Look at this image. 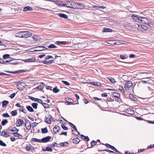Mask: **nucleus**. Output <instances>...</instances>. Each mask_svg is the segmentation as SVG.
<instances>
[{"instance_id": "7", "label": "nucleus", "mask_w": 154, "mask_h": 154, "mask_svg": "<svg viewBox=\"0 0 154 154\" xmlns=\"http://www.w3.org/2000/svg\"><path fill=\"white\" fill-rule=\"evenodd\" d=\"M140 16L135 14H133L132 16V17L134 20L137 21L138 22V21L140 20Z\"/></svg>"}, {"instance_id": "53", "label": "nucleus", "mask_w": 154, "mask_h": 154, "mask_svg": "<svg viewBox=\"0 0 154 154\" xmlns=\"http://www.w3.org/2000/svg\"><path fill=\"white\" fill-rule=\"evenodd\" d=\"M0 145L3 146H6V143H4L2 140H0Z\"/></svg>"}, {"instance_id": "59", "label": "nucleus", "mask_w": 154, "mask_h": 154, "mask_svg": "<svg viewBox=\"0 0 154 154\" xmlns=\"http://www.w3.org/2000/svg\"><path fill=\"white\" fill-rule=\"evenodd\" d=\"M50 58H53V57L51 56L48 55L45 58V60H47Z\"/></svg>"}, {"instance_id": "2", "label": "nucleus", "mask_w": 154, "mask_h": 154, "mask_svg": "<svg viewBox=\"0 0 154 154\" xmlns=\"http://www.w3.org/2000/svg\"><path fill=\"white\" fill-rule=\"evenodd\" d=\"M23 38H27L31 36L32 34L28 31H22Z\"/></svg>"}, {"instance_id": "39", "label": "nucleus", "mask_w": 154, "mask_h": 154, "mask_svg": "<svg viewBox=\"0 0 154 154\" xmlns=\"http://www.w3.org/2000/svg\"><path fill=\"white\" fill-rule=\"evenodd\" d=\"M32 141H34L35 142L41 143V140L36 138H33L31 140Z\"/></svg>"}, {"instance_id": "29", "label": "nucleus", "mask_w": 154, "mask_h": 154, "mask_svg": "<svg viewBox=\"0 0 154 154\" xmlns=\"http://www.w3.org/2000/svg\"><path fill=\"white\" fill-rule=\"evenodd\" d=\"M59 145L62 146H67L69 145V143L68 142H65L60 143H59Z\"/></svg>"}, {"instance_id": "1", "label": "nucleus", "mask_w": 154, "mask_h": 154, "mask_svg": "<svg viewBox=\"0 0 154 154\" xmlns=\"http://www.w3.org/2000/svg\"><path fill=\"white\" fill-rule=\"evenodd\" d=\"M140 20L138 21V22L143 24H148L150 21V20H148L146 18L140 16Z\"/></svg>"}, {"instance_id": "63", "label": "nucleus", "mask_w": 154, "mask_h": 154, "mask_svg": "<svg viewBox=\"0 0 154 154\" xmlns=\"http://www.w3.org/2000/svg\"><path fill=\"white\" fill-rule=\"evenodd\" d=\"M46 87L45 88L48 90H52V87L50 86H48L46 85L45 86Z\"/></svg>"}, {"instance_id": "49", "label": "nucleus", "mask_w": 154, "mask_h": 154, "mask_svg": "<svg viewBox=\"0 0 154 154\" xmlns=\"http://www.w3.org/2000/svg\"><path fill=\"white\" fill-rule=\"evenodd\" d=\"M29 98L32 100L34 101H38V98H35V97H31V96H29Z\"/></svg>"}, {"instance_id": "26", "label": "nucleus", "mask_w": 154, "mask_h": 154, "mask_svg": "<svg viewBox=\"0 0 154 154\" xmlns=\"http://www.w3.org/2000/svg\"><path fill=\"white\" fill-rule=\"evenodd\" d=\"M58 16L61 17L65 19H67L68 18V16L67 15L63 13L59 14H58Z\"/></svg>"}, {"instance_id": "50", "label": "nucleus", "mask_w": 154, "mask_h": 154, "mask_svg": "<svg viewBox=\"0 0 154 154\" xmlns=\"http://www.w3.org/2000/svg\"><path fill=\"white\" fill-rule=\"evenodd\" d=\"M110 149H112L113 150L115 151H116V152H119L120 154H121V153L116 148H115L114 146H112L110 148Z\"/></svg>"}, {"instance_id": "32", "label": "nucleus", "mask_w": 154, "mask_h": 154, "mask_svg": "<svg viewBox=\"0 0 154 154\" xmlns=\"http://www.w3.org/2000/svg\"><path fill=\"white\" fill-rule=\"evenodd\" d=\"M32 38L35 41H38L40 40V38L38 35H34L32 37Z\"/></svg>"}, {"instance_id": "56", "label": "nucleus", "mask_w": 154, "mask_h": 154, "mask_svg": "<svg viewBox=\"0 0 154 154\" xmlns=\"http://www.w3.org/2000/svg\"><path fill=\"white\" fill-rule=\"evenodd\" d=\"M61 126L63 129L65 130H67L68 129V128L64 124H62Z\"/></svg>"}, {"instance_id": "16", "label": "nucleus", "mask_w": 154, "mask_h": 154, "mask_svg": "<svg viewBox=\"0 0 154 154\" xmlns=\"http://www.w3.org/2000/svg\"><path fill=\"white\" fill-rule=\"evenodd\" d=\"M39 62H42L44 64H48V63L51 64L53 62H54V60H50L49 61H47L46 60H43L42 61H39Z\"/></svg>"}, {"instance_id": "12", "label": "nucleus", "mask_w": 154, "mask_h": 154, "mask_svg": "<svg viewBox=\"0 0 154 154\" xmlns=\"http://www.w3.org/2000/svg\"><path fill=\"white\" fill-rule=\"evenodd\" d=\"M38 49V51H42L48 49V48L43 46H38L36 47Z\"/></svg>"}, {"instance_id": "25", "label": "nucleus", "mask_w": 154, "mask_h": 154, "mask_svg": "<svg viewBox=\"0 0 154 154\" xmlns=\"http://www.w3.org/2000/svg\"><path fill=\"white\" fill-rule=\"evenodd\" d=\"M42 150L44 152L46 151H52L53 150V149L52 148L48 146V147H46L45 149L42 148Z\"/></svg>"}, {"instance_id": "58", "label": "nucleus", "mask_w": 154, "mask_h": 154, "mask_svg": "<svg viewBox=\"0 0 154 154\" xmlns=\"http://www.w3.org/2000/svg\"><path fill=\"white\" fill-rule=\"evenodd\" d=\"M49 117V116H48V117H47L46 116H45V122L47 123L48 124H50L51 122H48V121L47 120L48 118Z\"/></svg>"}, {"instance_id": "15", "label": "nucleus", "mask_w": 154, "mask_h": 154, "mask_svg": "<svg viewBox=\"0 0 154 154\" xmlns=\"http://www.w3.org/2000/svg\"><path fill=\"white\" fill-rule=\"evenodd\" d=\"M72 1H66L64 2V6L67 8H71V2Z\"/></svg>"}, {"instance_id": "30", "label": "nucleus", "mask_w": 154, "mask_h": 154, "mask_svg": "<svg viewBox=\"0 0 154 154\" xmlns=\"http://www.w3.org/2000/svg\"><path fill=\"white\" fill-rule=\"evenodd\" d=\"M96 145H97V142L94 141V140H93L91 143V146L88 147V148H91L93 146H94Z\"/></svg>"}, {"instance_id": "33", "label": "nucleus", "mask_w": 154, "mask_h": 154, "mask_svg": "<svg viewBox=\"0 0 154 154\" xmlns=\"http://www.w3.org/2000/svg\"><path fill=\"white\" fill-rule=\"evenodd\" d=\"M16 37L23 38L22 31H20L16 34Z\"/></svg>"}, {"instance_id": "37", "label": "nucleus", "mask_w": 154, "mask_h": 154, "mask_svg": "<svg viewBox=\"0 0 154 154\" xmlns=\"http://www.w3.org/2000/svg\"><path fill=\"white\" fill-rule=\"evenodd\" d=\"M13 58L10 57V64L16 65L19 63V62L17 61L12 62Z\"/></svg>"}, {"instance_id": "43", "label": "nucleus", "mask_w": 154, "mask_h": 154, "mask_svg": "<svg viewBox=\"0 0 154 154\" xmlns=\"http://www.w3.org/2000/svg\"><path fill=\"white\" fill-rule=\"evenodd\" d=\"M42 105L45 108H49L50 107V105L46 103H42Z\"/></svg>"}, {"instance_id": "9", "label": "nucleus", "mask_w": 154, "mask_h": 154, "mask_svg": "<svg viewBox=\"0 0 154 154\" xmlns=\"http://www.w3.org/2000/svg\"><path fill=\"white\" fill-rule=\"evenodd\" d=\"M27 71L26 69H22L20 70H17L14 71H10V73L13 74H17L19 73H23L26 72Z\"/></svg>"}, {"instance_id": "44", "label": "nucleus", "mask_w": 154, "mask_h": 154, "mask_svg": "<svg viewBox=\"0 0 154 154\" xmlns=\"http://www.w3.org/2000/svg\"><path fill=\"white\" fill-rule=\"evenodd\" d=\"M32 106L35 109H36L38 107V104L37 103H33L31 104Z\"/></svg>"}, {"instance_id": "64", "label": "nucleus", "mask_w": 154, "mask_h": 154, "mask_svg": "<svg viewBox=\"0 0 154 154\" xmlns=\"http://www.w3.org/2000/svg\"><path fill=\"white\" fill-rule=\"evenodd\" d=\"M149 26L152 27H154V23L150 22L149 23Z\"/></svg>"}, {"instance_id": "38", "label": "nucleus", "mask_w": 154, "mask_h": 154, "mask_svg": "<svg viewBox=\"0 0 154 154\" xmlns=\"http://www.w3.org/2000/svg\"><path fill=\"white\" fill-rule=\"evenodd\" d=\"M73 143H78L80 141V140L78 138H76L73 139Z\"/></svg>"}, {"instance_id": "14", "label": "nucleus", "mask_w": 154, "mask_h": 154, "mask_svg": "<svg viewBox=\"0 0 154 154\" xmlns=\"http://www.w3.org/2000/svg\"><path fill=\"white\" fill-rule=\"evenodd\" d=\"M113 95L116 98V99H119L120 97V94L117 92H112Z\"/></svg>"}, {"instance_id": "5", "label": "nucleus", "mask_w": 154, "mask_h": 154, "mask_svg": "<svg viewBox=\"0 0 154 154\" xmlns=\"http://www.w3.org/2000/svg\"><path fill=\"white\" fill-rule=\"evenodd\" d=\"M138 27L137 29L140 31L146 30L147 29V27L146 26L143 25H137Z\"/></svg>"}, {"instance_id": "57", "label": "nucleus", "mask_w": 154, "mask_h": 154, "mask_svg": "<svg viewBox=\"0 0 154 154\" xmlns=\"http://www.w3.org/2000/svg\"><path fill=\"white\" fill-rule=\"evenodd\" d=\"M26 127L27 130H29L31 128V124L30 123L29 125H27V124L25 125Z\"/></svg>"}, {"instance_id": "47", "label": "nucleus", "mask_w": 154, "mask_h": 154, "mask_svg": "<svg viewBox=\"0 0 154 154\" xmlns=\"http://www.w3.org/2000/svg\"><path fill=\"white\" fill-rule=\"evenodd\" d=\"M11 114L13 116H15L17 115V110H14V111H13L11 112Z\"/></svg>"}, {"instance_id": "41", "label": "nucleus", "mask_w": 154, "mask_h": 154, "mask_svg": "<svg viewBox=\"0 0 154 154\" xmlns=\"http://www.w3.org/2000/svg\"><path fill=\"white\" fill-rule=\"evenodd\" d=\"M65 99L66 101H69V102H71L72 103L74 102V100L72 99L69 97H65Z\"/></svg>"}, {"instance_id": "8", "label": "nucleus", "mask_w": 154, "mask_h": 154, "mask_svg": "<svg viewBox=\"0 0 154 154\" xmlns=\"http://www.w3.org/2000/svg\"><path fill=\"white\" fill-rule=\"evenodd\" d=\"M125 112L128 114L131 115H133L134 114V111L130 108H128L126 109L125 110Z\"/></svg>"}, {"instance_id": "17", "label": "nucleus", "mask_w": 154, "mask_h": 154, "mask_svg": "<svg viewBox=\"0 0 154 154\" xmlns=\"http://www.w3.org/2000/svg\"><path fill=\"white\" fill-rule=\"evenodd\" d=\"M10 134H14V136L17 137L19 139H21L23 137V136L22 135L20 134L17 132H14L13 133H10Z\"/></svg>"}, {"instance_id": "6", "label": "nucleus", "mask_w": 154, "mask_h": 154, "mask_svg": "<svg viewBox=\"0 0 154 154\" xmlns=\"http://www.w3.org/2000/svg\"><path fill=\"white\" fill-rule=\"evenodd\" d=\"M24 122L23 120L21 119H18L17 120L16 124L17 126H20L24 124Z\"/></svg>"}, {"instance_id": "23", "label": "nucleus", "mask_w": 154, "mask_h": 154, "mask_svg": "<svg viewBox=\"0 0 154 154\" xmlns=\"http://www.w3.org/2000/svg\"><path fill=\"white\" fill-rule=\"evenodd\" d=\"M85 8L84 5L82 3L78 2L76 9H83Z\"/></svg>"}, {"instance_id": "36", "label": "nucleus", "mask_w": 154, "mask_h": 154, "mask_svg": "<svg viewBox=\"0 0 154 154\" xmlns=\"http://www.w3.org/2000/svg\"><path fill=\"white\" fill-rule=\"evenodd\" d=\"M8 122L7 119H4L1 122V124L3 126L5 125L8 123Z\"/></svg>"}, {"instance_id": "45", "label": "nucleus", "mask_w": 154, "mask_h": 154, "mask_svg": "<svg viewBox=\"0 0 154 154\" xmlns=\"http://www.w3.org/2000/svg\"><path fill=\"white\" fill-rule=\"evenodd\" d=\"M59 89H58L57 87H54L53 89V91L54 93H57L59 92Z\"/></svg>"}, {"instance_id": "13", "label": "nucleus", "mask_w": 154, "mask_h": 154, "mask_svg": "<svg viewBox=\"0 0 154 154\" xmlns=\"http://www.w3.org/2000/svg\"><path fill=\"white\" fill-rule=\"evenodd\" d=\"M60 128L58 125H55L53 128V131L55 134L57 133V132H59L60 131Z\"/></svg>"}, {"instance_id": "27", "label": "nucleus", "mask_w": 154, "mask_h": 154, "mask_svg": "<svg viewBox=\"0 0 154 154\" xmlns=\"http://www.w3.org/2000/svg\"><path fill=\"white\" fill-rule=\"evenodd\" d=\"M69 124L71 127H72L77 132L78 134H80V133L77 131V128L75 125H74L72 123L70 122H69Z\"/></svg>"}, {"instance_id": "35", "label": "nucleus", "mask_w": 154, "mask_h": 154, "mask_svg": "<svg viewBox=\"0 0 154 154\" xmlns=\"http://www.w3.org/2000/svg\"><path fill=\"white\" fill-rule=\"evenodd\" d=\"M32 145L30 144H29L26 146L25 149L27 151H29L32 149Z\"/></svg>"}, {"instance_id": "11", "label": "nucleus", "mask_w": 154, "mask_h": 154, "mask_svg": "<svg viewBox=\"0 0 154 154\" xmlns=\"http://www.w3.org/2000/svg\"><path fill=\"white\" fill-rule=\"evenodd\" d=\"M10 133L8 132H7L4 131H2V134L0 135L2 136H3L5 137H10Z\"/></svg>"}, {"instance_id": "46", "label": "nucleus", "mask_w": 154, "mask_h": 154, "mask_svg": "<svg viewBox=\"0 0 154 154\" xmlns=\"http://www.w3.org/2000/svg\"><path fill=\"white\" fill-rule=\"evenodd\" d=\"M3 58L4 59H6L7 58H10V54H4L3 56Z\"/></svg>"}, {"instance_id": "28", "label": "nucleus", "mask_w": 154, "mask_h": 154, "mask_svg": "<svg viewBox=\"0 0 154 154\" xmlns=\"http://www.w3.org/2000/svg\"><path fill=\"white\" fill-rule=\"evenodd\" d=\"M129 97L132 100L134 101H136L137 100V99L135 97L133 94H130Z\"/></svg>"}, {"instance_id": "20", "label": "nucleus", "mask_w": 154, "mask_h": 154, "mask_svg": "<svg viewBox=\"0 0 154 154\" xmlns=\"http://www.w3.org/2000/svg\"><path fill=\"white\" fill-rule=\"evenodd\" d=\"M90 84L92 85L99 87H101L102 85L101 83L99 82H91Z\"/></svg>"}, {"instance_id": "4", "label": "nucleus", "mask_w": 154, "mask_h": 154, "mask_svg": "<svg viewBox=\"0 0 154 154\" xmlns=\"http://www.w3.org/2000/svg\"><path fill=\"white\" fill-rule=\"evenodd\" d=\"M126 83L124 86V88L126 90H127L132 85V82L131 81H126Z\"/></svg>"}, {"instance_id": "60", "label": "nucleus", "mask_w": 154, "mask_h": 154, "mask_svg": "<svg viewBox=\"0 0 154 154\" xmlns=\"http://www.w3.org/2000/svg\"><path fill=\"white\" fill-rule=\"evenodd\" d=\"M17 92L15 93H13L10 95V98L11 99H13L15 96Z\"/></svg>"}, {"instance_id": "34", "label": "nucleus", "mask_w": 154, "mask_h": 154, "mask_svg": "<svg viewBox=\"0 0 154 154\" xmlns=\"http://www.w3.org/2000/svg\"><path fill=\"white\" fill-rule=\"evenodd\" d=\"M26 108L28 111L30 112H32L34 111V110L30 106H28L26 107Z\"/></svg>"}, {"instance_id": "18", "label": "nucleus", "mask_w": 154, "mask_h": 154, "mask_svg": "<svg viewBox=\"0 0 154 154\" xmlns=\"http://www.w3.org/2000/svg\"><path fill=\"white\" fill-rule=\"evenodd\" d=\"M45 86L44 83H41L36 88L38 89L42 90L43 89L44 87Z\"/></svg>"}, {"instance_id": "3", "label": "nucleus", "mask_w": 154, "mask_h": 154, "mask_svg": "<svg viewBox=\"0 0 154 154\" xmlns=\"http://www.w3.org/2000/svg\"><path fill=\"white\" fill-rule=\"evenodd\" d=\"M52 137L50 136H48L45 137L43 138L41 140V143H46L48 142L51 139Z\"/></svg>"}, {"instance_id": "10", "label": "nucleus", "mask_w": 154, "mask_h": 154, "mask_svg": "<svg viewBox=\"0 0 154 154\" xmlns=\"http://www.w3.org/2000/svg\"><path fill=\"white\" fill-rule=\"evenodd\" d=\"M35 58L34 57H32L31 58H30L24 60L23 61L25 63L27 62H33L35 61Z\"/></svg>"}, {"instance_id": "19", "label": "nucleus", "mask_w": 154, "mask_h": 154, "mask_svg": "<svg viewBox=\"0 0 154 154\" xmlns=\"http://www.w3.org/2000/svg\"><path fill=\"white\" fill-rule=\"evenodd\" d=\"M77 5L78 2H71V8L74 9H76Z\"/></svg>"}, {"instance_id": "22", "label": "nucleus", "mask_w": 154, "mask_h": 154, "mask_svg": "<svg viewBox=\"0 0 154 154\" xmlns=\"http://www.w3.org/2000/svg\"><path fill=\"white\" fill-rule=\"evenodd\" d=\"M33 10V8L30 6H27L25 7L23 10L24 11H32Z\"/></svg>"}, {"instance_id": "24", "label": "nucleus", "mask_w": 154, "mask_h": 154, "mask_svg": "<svg viewBox=\"0 0 154 154\" xmlns=\"http://www.w3.org/2000/svg\"><path fill=\"white\" fill-rule=\"evenodd\" d=\"M9 101L7 100H4L2 102V106L3 107H6L8 104L9 103Z\"/></svg>"}, {"instance_id": "21", "label": "nucleus", "mask_w": 154, "mask_h": 154, "mask_svg": "<svg viewBox=\"0 0 154 154\" xmlns=\"http://www.w3.org/2000/svg\"><path fill=\"white\" fill-rule=\"evenodd\" d=\"M113 31V30L110 28H104L102 30V32H112Z\"/></svg>"}, {"instance_id": "51", "label": "nucleus", "mask_w": 154, "mask_h": 154, "mask_svg": "<svg viewBox=\"0 0 154 154\" xmlns=\"http://www.w3.org/2000/svg\"><path fill=\"white\" fill-rule=\"evenodd\" d=\"M110 81L112 83H114L115 82L114 79L111 77H110L108 78Z\"/></svg>"}, {"instance_id": "31", "label": "nucleus", "mask_w": 154, "mask_h": 154, "mask_svg": "<svg viewBox=\"0 0 154 154\" xmlns=\"http://www.w3.org/2000/svg\"><path fill=\"white\" fill-rule=\"evenodd\" d=\"M81 137L85 140L87 141H88L90 139L87 136H85V135H83V134H81L80 135Z\"/></svg>"}, {"instance_id": "62", "label": "nucleus", "mask_w": 154, "mask_h": 154, "mask_svg": "<svg viewBox=\"0 0 154 154\" xmlns=\"http://www.w3.org/2000/svg\"><path fill=\"white\" fill-rule=\"evenodd\" d=\"M65 104L66 105H69L71 104H75L74 103H72L71 102H69V101H66V102L65 103Z\"/></svg>"}, {"instance_id": "48", "label": "nucleus", "mask_w": 154, "mask_h": 154, "mask_svg": "<svg viewBox=\"0 0 154 154\" xmlns=\"http://www.w3.org/2000/svg\"><path fill=\"white\" fill-rule=\"evenodd\" d=\"M49 48H56L57 47L53 44H51L48 47Z\"/></svg>"}, {"instance_id": "61", "label": "nucleus", "mask_w": 154, "mask_h": 154, "mask_svg": "<svg viewBox=\"0 0 154 154\" xmlns=\"http://www.w3.org/2000/svg\"><path fill=\"white\" fill-rule=\"evenodd\" d=\"M3 116L4 117L6 118V117H10V116L8 113H4L3 114Z\"/></svg>"}, {"instance_id": "40", "label": "nucleus", "mask_w": 154, "mask_h": 154, "mask_svg": "<svg viewBox=\"0 0 154 154\" xmlns=\"http://www.w3.org/2000/svg\"><path fill=\"white\" fill-rule=\"evenodd\" d=\"M42 133L44 134L48 132V131L47 127H45L44 128H42L41 129Z\"/></svg>"}, {"instance_id": "54", "label": "nucleus", "mask_w": 154, "mask_h": 154, "mask_svg": "<svg viewBox=\"0 0 154 154\" xmlns=\"http://www.w3.org/2000/svg\"><path fill=\"white\" fill-rule=\"evenodd\" d=\"M62 82L63 84L66 85H70L69 82L63 80L62 81Z\"/></svg>"}, {"instance_id": "42", "label": "nucleus", "mask_w": 154, "mask_h": 154, "mask_svg": "<svg viewBox=\"0 0 154 154\" xmlns=\"http://www.w3.org/2000/svg\"><path fill=\"white\" fill-rule=\"evenodd\" d=\"M18 82L19 83V85H21L22 86H23V88H25V87L27 86L24 82Z\"/></svg>"}, {"instance_id": "52", "label": "nucleus", "mask_w": 154, "mask_h": 154, "mask_svg": "<svg viewBox=\"0 0 154 154\" xmlns=\"http://www.w3.org/2000/svg\"><path fill=\"white\" fill-rule=\"evenodd\" d=\"M52 2L58 5H60V1L57 0H53Z\"/></svg>"}, {"instance_id": "55", "label": "nucleus", "mask_w": 154, "mask_h": 154, "mask_svg": "<svg viewBox=\"0 0 154 154\" xmlns=\"http://www.w3.org/2000/svg\"><path fill=\"white\" fill-rule=\"evenodd\" d=\"M49 116H50V117L48 120L49 122H50L51 123V121H54L55 122V121L54 119L50 115H49Z\"/></svg>"}]
</instances>
